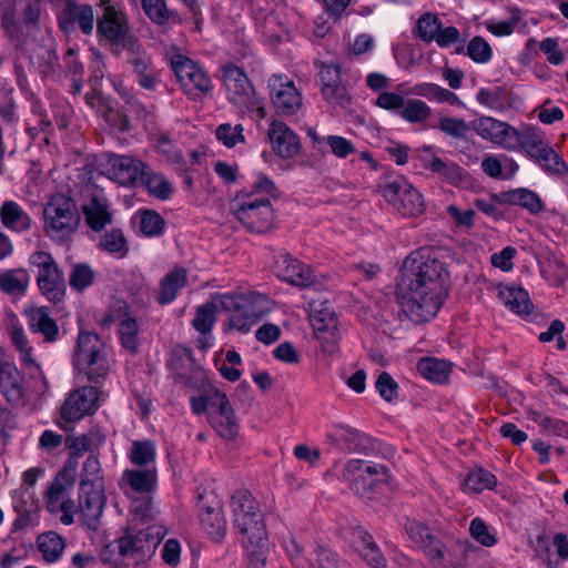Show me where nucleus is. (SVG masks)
<instances>
[{
	"label": "nucleus",
	"instance_id": "1",
	"mask_svg": "<svg viewBox=\"0 0 568 568\" xmlns=\"http://www.w3.org/2000/svg\"><path fill=\"white\" fill-rule=\"evenodd\" d=\"M448 276L445 264L423 251L404 260L396 294L403 313L413 323L435 317L446 295Z\"/></svg>",
	"mask_w": 568,
	"mask_h": 568
},
{
	"label": "nucleus",
	"instance_id": "2",
	"mask_svg": "<svg viewBox=\"0 0 568 568\" xmlns=\"http://www.w3.org/2000/svg\"><path fill=\"white\" fill-rule=\"evenodd\" d=\"M274 182L266 175H260L248 191H241L230 203L234 217L250 232L264 233L274 222L271 199H278Z\"/></svg>",
	"mask_w": 568,
	"mask_h": 568
},
{
	"label": "nucleus",
	"instance_id": "3",
	"mask_svg": "<svg viewBox=\"0 0 568 568\" xmlns=\"http://www.w3.org/2000/svg\"><path fill=\"white\" fill-rule=\"evenodd\" d=\"M233 524L242 536L245 547L268 544L263 513L258 503L247 490H237L231 500Z\"/></svg>",
	"mask_w": 568,
	"mask_h": 568
},
{
	"label": "nucleus",
	"instance_id": "4",
	"mask_svg": "<svg viewBox=\"0 0 568 568\" xmlns=\"http://www.w3.org/2000/svg\"><path fill=\"white\" fill-rule=\"evenodd\" d=\"M43 216L47 236L58 243L68 241L81 222L74 200L64 194H57L49 200Z\"/></svg>",
	"mask_w": 568,
	"mask_h": 568
},
{
	"label": "nucleus",
	"instance_id": "5",
	"mask_svg": "<svg viewBox=\"0 0 568 568\" xmlns=\"http://www.w3.org/2000/svg\"><path fill=\"white\" fill-rule=\"evenodd\" d=\"M74 366L92 382L104 378L109 372L108 347L95 333L81 332L73 355Z\"/></svg>",
	"mask_w": 568,
	"mask_h": 568
},
{
	"label": "nucleus",
	"instance_id": "6",
	"mask_svg": "<svg viewBox=\"0 0 568 568\" xmlns=\"http://www.w3.org/2000/svg\"><path fill=\"white\" fill-rule=\"evenodd\" d=\"M520 148L539 168L549 175L562 176L568 173V165L565 160L545 140L540 130L534 126H526L520 132L517 142Z\"/></svg>",
	"mask_w": 568,
	"mask_h": 568
},
{
	"label": "nucleus",
	"instance_id": "7",
	"mask_svg": "<svg viewBox=\"0 0 568 568\" xmlns=\"http://www.w3.org/2000/svg\"><path fill=\"white\" fill-rule=\"evenodd\" d=\"M342 477L356 495L371 498L372 494L387 484L389 475L384 465L352 459L345 465Z\"/></svg>",
	"mask_w": 568,
	"mask_h": 568
},
{
	"label": "nucleus",
	"instance_id": "8",
	"mask_svg": "<svg viewBox=\"0 0 568 568\" xmlns=\"http://www.w3.org/2000/svg\"><path fill=\"white\" fill-rule=\"evenodd\" d=\"M163 538L160 528L146 527L136 534L126 532L118 539L119 554L126 565H140L149 560Z\"/></svg>",
	"mask_w": 568,
	"mask_h": 568
},
{
	"label": "nucleus",
	"instance_id": "9",
	"mask_svg": "<svg viewBox=\"0 0 568 568\" xmlns=\"http://www.w3.org/2000/svg\"><path fill=\"white\" fill-rule=\"evenodd\" d=\"M103 13L97 22V33L111 44L124 48H134L136 38L131 32V27L124 11L116 9L110 0H101Z\"/></svg>",
	"mask_w": 568,
	"mask_h": 568
},
{
	"label": "nucleus",
	"instance_id": "10",
	"mask_svg": "<svg viewBox=\"0 0 568 568\" xmlns=\"http://www.w3.org/2000/svg\"><path fill=\"white\" fill-rule=\"evenodd\" d=\"M222 71L229 100L242 111L256 110L263 116L264 109L244 71L231 63L224 65Z\"/></svg>",
	"mask_w": 568,
	"mask_h": 568
},
{
	"label": "nucleus",
	"instance_id": "11",
	"mask_svg": "<svg viewBox=\"0 0 568 568\" xmlns=\"http://www.w3.org/2000/svg\"><path fill=\"white\" fill-rule=\"evenodd\" d=\"M382 193L403 216H418L425 210L423 195L404 178H396L385 184Z\"/></svg>",
	"mask_w": 568,
	"mask_h": 568
},
{
	"label": "nucleus",
	"instance_id": "12",
	"mask_svg": "<svg viewBox=\"0 0 568 568\" xmlns=\"http://www.w3.org/2000/svg\"><path fill=\"white\" fill-rule=\"evenodd\" d=\"M171 67L183 91L192 99L206 94L212 89L211 79L204 70L191 59L178 54L171 59Z\"/></svg>",
	"mask_w": 568,
	"mask_h": 568
},
{
	"label": "nucleus",
	"instance_id": "13",
	"mask_svg": "<svg viewBox=\"0 0 568 568\" xmlns=\"http://www.w3.org/2000/svg\"><path fill=\"white\" fill-rule=\"evenodd\" d=\"M471 129L484 140L497 144L505 150H516L520 132L506 122L490 116H481L471 122Z\"/></svg>",
	"mask_w": 568,
	"mask_h": 568
},
{
	"label": "nucleus",
	"instance_id": "14",
	"mask_svg": "<svg viewBox=\"0 0 568 568\" xmlns=\"http://www.w3.org/2000/svg\"><path fill=\"white\" fill-rule=\"evenodd\" d=\"M272 103L278 114H294L302 105V95L287 77L273 74L268 79Z\"/></svg>",
	"mask_w": 568,
	"mask_h": 568
},
{
	"label": "nucleus",
	"instance_id": "15",
	"mask_svg": "<svg viewBox=\"0 0 568 568\" xmlns=\"http://www.w3.org/2000/svg\"><path fill=\"white\" fill-rule=\"evenodd\" d=\"M197 506L200 508V521L202 528L216 541L225 535V520L219 500L213 491H197Z\"/></svg>",
	"mask_w": 568,
	"mask_h": 568
},
{
	"label": "nucleus",
	"instance_id": "16",
	"mask_svg": "<svg viewBox=\"0 0 568 568\" xmlns=\"http://www.w3.org/2000/svg\"><path fill=\"white\" fill-rule=\"evenodd\" d=\"M310 322L320 339L326 343H335L338 339V323L329 302H313L311 304Z\"/></svg>",
	"mask_w": 568,
	"mask_h": 568
},
{
	"label": "nucleus",
	"instance_id": "17",
	"mask_svg": "<svg viewBox=\"0 0 568 568\" xmlns=\"http://www.w3.org/2000/svg\"><path fill=\"white\" fill-rule=\"evenodd\" d=\"M98 389L94 386L81 387L69 395L61 407V416L67 422H75L97 409Z\"/></svg>",
	"mask_w": 568,
	"mask_h": 568
},
{
	"label": "nucleus",
	"instance_id": "18",
	"mask_svg": "<svg viewBox=\"0 0 568 568\" xmlns=\"http://www.w3.org/2000/svg\"><path fill=\"white\" fill-rule=\"evenodd\" d=\"M146 166L142 161L128 155H112L108 161V174L121 185H138Z\"/></svg>",
	"mask_w": 568,
	"mask_h": 568
},
{
	"label": "nucleus",
	"instance_id": "19",
	"mask_svg": "<svg viewBox=\"0 0 568 568\" xmlns=\"http://www.w3.org/2000/svg\"><path fill=\"white\" fill-rule=\"evenodd\" d=\"M27 325L31 333L42 336L44 343H55L60 337L57 321L47 306H32L24 311Z\"/></svg>",
	"mask_w": 568,
	"mask_h": 568
},
{
	"label": "nucleus",
	"instance_id": "20",
	"mask_svg": "<svg viewBox=\"0 0 568 568\" xmlns=\"http://www.w3.org/2000/svg\"><path fill=\"white\" fill-rule=\"evenodd\" d=\"M322 82V94L324 99L341 108H347L351 103V97L346 88L341 83V68L337 64H325L320 71Z\"/></svg>",
	"mask_w": 568,
	"mask_h": 568
},
{
	"label": "nucleus",
	"instance_id": "21",
	"mask_svg": "<svg viewBox=\"0 0 568 568\" xmlns=\"http://www.w3.org/2000/svg\"><path fill=\"white\" fill-rule=\"evenodd\" d=\"M213 405L216 408L209 414L210 424L221 437L233 439L237 435L239 425L227 396L216 395Z\"/></svg>",
	"mask_w": 568,
	"mask_h": 568
},
{
	"label": "nucleus",
	"instance_id": "22",
	"mask_svg": "<svg viewBox=\"0 0 568 568\" xmlns=\"http://www.w3.org/2000/svg\"><path fill=\"white\" fill-rule=\"evenodd\" d=\"M274 271L283 281L300 287H307L314 283L311 268L288 254L283 253L277 256Z\"/></svg>",
	"mask_w": 568,
	"mask_h": 568
},
{
	"label": "nucleus",
	"instance_id": "23",
	"mask_svg": "<svg viewBox=\"0 0 568 568\" xmlns=\"http://www.w3.org/2000/svg\"><path fill=\"white\" fill-rule=\"evenodd\" d=\"M328 444L347 452L362 453L372 447V439L359 430L345 426L335 425L326 435Z\"/></svg>",
	"mask_w": 568,
	"mask_h": 568
},
{
	"label": "nucleus",
	"instance_id": "24",
	"mask_svg": "<svg viewBox=\"0 0 568 568\" xmlns=\"http://www.w3.org/2000/svg\"><path fill=\"white\" fill-rule=\"evenodd\" d=\"M267 135L274 152L278 156L283 159H292L300 153V139L284 122L273 121L270 125Z\"/></svg>",
	"mask_w": 568,
	"mask_h": 568
},
{
	"label": "nucleus",
	"instance_id": "25",
	"mask_svg": "<svg viewBox=\"0 0 568 568\" xmlns=\"http://www.w3.org/2000/svg\"><path fill=\"white\" fill-rule=\"evenodd\" d=\"M405 530L409 538L419 545L432 561L444 558V545L424 524L410 519L405 524Z\"/></svg>",
	"mask_w": 568,
	"mask_h": 568
},
{
	"label": "nucleus",
	"instance_id": "26",
	"mask_svg": "<svg viewBox=\"0 0 568 568\" xmlns=\"http://www.w3.org/2000/svg\"><path fill=\"white\" fill-rule=\"evenodd\" d=\"M156 467L144 469H126L122 475V486L129 497L133 495H150L156 488Z\"/></svg>",
	"mask_w": 568,
	"mask_h": 568
},
{
	"label": "nucleus",
	"instance_id": "27",
	"mask_svg": "<svg viewBox=\"0 0 568 568\" xmlns=\"http://www.w3.org/2000/svg\"><path fill=\"white\" fill-rule=\"evenodd\" d=\"M9 335L11 338V342L16 349L19 352V357L21 363L27 368H36L39 378L41 382V386L39 387V392L44 393L47 392L49 385L45 376L43 375V372L40 368V365L38 364L37 359L33 356V347L31 346L29 338L23 329V327L19 324H12L9 328Z\"/></svg>",
	"mask_w": 568,
	"mask_h": 568
},
{
	"label": "nucleus",
	"instance_id": "28",
	"mask_svg": "<svg viewBox=\"0 0 568 568\" xmlns=\"http://www.w3.org/2000/svg\"><path fill=\"white\" fill-rule=\"evenodd\" d=\"M23 375L10 363H0V393L11 405H20L23 402Z\"/></svg>",
	"mask_w": 568,
	"mask_h": 568
},
{
	"label": "nucleus",
	"instance_id": "29",
	"mask_svg": "<svg viewBox=\"0 0 568 568\" xmlns=\"http://www.w3.org/2000/svg\"><path fill=\"white\" fill-rule=\"evenodd\" d=\"M75 24L84 34H91L94 28L93 10L91 6L68 1L62 12L60 26L64 31H71Z\"/></svg>",
	"mask_w": 568,
	"mask_h": 568
},
{
	"label": "nucleus",
	"instance_id": "30",
	"mask_svg": "<svg viewBox=\"0 0 568 568\" xmlns=\"http://www.w3.org/2000/svg\"><path fill=\"white\" fill-rule=\"evenodd\" d=\"M105 504L104 489L91 488L79 494V511L81 519L90 529H97Z\"/></svg>",
	"mask_w": 568,
	"mask_h": 568
},
{
	"label": "nucleus",
	"instance_id": "31",
	"mask_svg": "<svg viewBox=\"0 0 568 568\" xmlns=\"http://www.w3.org/2000/svg\"><path fill=\"white\" fill-rule=\"evenodd\" d=\"M87 224L95 232L102 231L112 223V214L109 211L108 200L101 191L92 193L90 199L82 206Z\"/></svg>",
	"mask_w": 568,
	"mask_h": 568
},
{
	"label": "nucleus",
	"instance_id": "32",
	"mask_svg": "<svg viewBox=\"0 0 568 568\" xmlns=\"http://www.w3.org/2000/svg\"><path fill=\"white\" fill-rule=\"evenodd\" d=\"M41 294L51 303L59 304L63 302L67 294V284L63 271L59 265L53 266L36 278Z\"/></svg>",
	"mask_w": 568,
	"mask_h": 568
},
{
	"label": "nucleus",
	"instance_id": "33",
	"mask_svg": "<svg viewBox=\"0 0 568 568\" xmlns=\"http://www.w3.org/2000/svg\"><path fill=\"white\" fill-rule=\"evenodd\" d=\"M0 221L7 230L14 233L28 232L32 226L29 213L12 200L4 201L0 206Z\"/></svg>",
	"mask_w": 568,
	"mask_h": 568
},
{
	"label": "nucleus",
	"instance_id": "34",
	"mask_svg": "<svg viewBox=\"0 0 568 568\" xmlns=\"http://www.w3.org/2000/svg\"><path fill=\"white\" fill-rule=\"evenodd\" d=\"M495 199H497V195ZM498 200L504 204L521 206L531 214H538L544 210V203L539 195L534 191L524 187L503 192L498 195Z\"/></svg>",
	"mask_w": 568,
	"mask_h": 568
},
{
	"label": "nucleus",
	"instance_id": "35",
	"mask_svg": "<svg viewBox=\"0 0 568 568\" xmlns=\"http://www.w3.org/2000/svg\"><path fill=\"white\" fill-rule=\"evenodd\" d=\"M187 281V273L184 267H174L170 271L160 283V293L156 297L159 304L164 305L171 303L183 288Z\"/></svg>",
	"mask_w": 568,
	"mask_h": 568
},
{
	"label": "nucleus",
	"instance_id": "36",
	"mask_svg": "<svg viewBox=\"0 0 568 568\" xmlns=\"http://www.w3.org/2000/svg\"><path fill=\"white\" fill-rule=\"evenodd\" d=\"M424 165L432 172L440 175L452 184H459L466 176V172L453 161H443L438 156L424 160Z\"/></svg>",
	"mask_w": 568,
	"mask_h": 568
},
{
	"label": "nucleus",
	"instance_id": "37",
	"mask_svg": "<svg viewBox=\"0 0 568 568\" xmlns=\"http://www.w3.org/2000/svg\"><path fill=\"white\" fill-rule=\"evenodd\" d=\"M500 300L513 312L518 315H528L531 312L532 304L528 293L521 287H507L500 292Z\"/></svg>",
	"mask_w": 568,
	"mask_h": 568
},
{
	"label": "nucleus",
	"instance_id": "38",
	"mask_svg": "<svg viewBox=\"0 0 568 568\" xmlns=\"http://www.w3.org/2000/svg\"><path fill=\"white\" fill-rule=\"evenodd\" d=\"M30 282L26 268L9 270L0 274V288L8 294H23Z\"/></svg>",
	"mask_w": 568,
	"mask_h": 568
},
{
	"label": "nucleus",
	"instance_id": "39",
	"mask_svg": "<svg viewBox=\"0 0 568 568\" xmlns=\"http://www.w3.org/2000/svg\"><path fill=\"white\" fill-rule=\"evenodd\" d=\"M38 549L48 562L57 561L64 549L63 538L54 531L41 534L37 540Z\"/></svg>",
	"mask_w": 568,
	"mask_h": 568
},
{
	"label": "nucleus",
	"instance_id": "40",
	"mask_svg": "<svg viewBox=\"0 0 568 568\" xmlns=\"http://www.w3.org/2000/svg\"><path fill=\"white\" fill-rule=\"evenodd\" d=\"M417 371L425 378L440 384L447 381L450 373V366L444 361L434 357H427L422 358L418 362Z\"/></svg>",
	"mask_w": 568,
	"mask_h": 568
},
{
	"label": "nucleus",
	"instance_id": "41",
	"mask_svg": "<svg viewBox=\"0 0 568 568\" xmlns=\"http://www.w3.org/2000/svg\"><path fill=\"white\" fill-rule=\"evenodd\" d=\"M91 488L104 489V480L101 476L100 462L95 456H89L83 464L80 490L87 491Z\"/></svg>",
	"mask_w": 568,
	"mask_h": 568
},
{
	"label": "nucleus",
	"instance_id": "42",
	"mask_svg": "<svg viewBox=\"0 0 568 568\" xmlns=\"http://www.w3.org/2000/svg\"><path fill=\"white\" fill-rule=\"evenodd\" d=\"M496 484V477L490 471L478 468L468 473L463 481V487L469 493H480L494 488Z\"/></svg>",
	"mask_w": 568,
	"mask_h": 568
},
{
	"label": "nucleus",
	"instance_id": "43",
	"mask_svg": "<svg viewBox=\"0 0 568 568\" xmlns=\"http://www.w3.org/2000/svg\"><path fill=\"white\" fill-rule=\"evenodd\" d=\"M138 185H144L158 199L165 200L172 193L171 183L161 174L153 173L149 166Z\"/></svg>",
	"mask_w": 568,
	"mask_h": 568
},
{
	"label": "nucleus",
	"instance_id": "44",
	"mask_svg": "<svg viewBox=\"0 0 568 568\" xmlns=\"http://www.w3.org/2000/svg\"><path fill=\"white\" fill-rule=\"evenodd\" d=\"M156 449L150 440H135L132 443L130 459L136 466L151 468L155 466Z\"/></svg>",
	"mask_w": 568,
	"mask_h": 568
},
{
	"label": "nucleus",
	"instance_id": "45",
	"mask_svg": "<svg viewBox=\"0 0 568 568\" xmlns=\"http://www.w3.org/2000/svg\"><path fill=\"white\" fill-rule=\"evenodd\" d=\"M141 7L145 16L158 26H165L176 16L168 8L165 0H141Z\"/></svg>",
	"mask_w": 568,
	"mask_h": 568
},
{
	"label": "nucleus",
	"instance_id": "46",
	"mask_svg": "<svg viewBox=\"0 0 568 568\" xmlns=\"http://www.w3.org/2000/svg\"><path fill=\"white\" fill-rule=\"evenodd\" d=\"M100 247L118 257H124L129 252L125 236L120 229H112L106 232L100 241Z\"/></svg>",
	"mask_w": 568,
	"mask_h": 568
},
{
	"label": "nucleus",
	"instance_id": "47",
	"mask_svg": "<svg viewBox=\"0 0 568 568\" xmlns=\"http://www.w3.org/2000/svg\"><path fill=\"white\" fill-rule=\"evenodd\" d=\"M399 115L409 123H420L432 115V110L423 100L409 99L404 102Z\"/></svg>",
	"mask_w": 568,
	"mask_h": 568
},
{
	"label": "nucleus",
	"instance_id": "48",
	"mask_svg": "<svg viewBox=\"0 0 568 568\" xmlns=\"http://www.w3.org/2000/svg\"><path fill=\"white\" fill-rule=\"evenodd\" d=\"M95 273L92 267L85 263L74 264L69 275L70 286L77 291L82 292L93 284Z\"/></svg>",
	"mask_w": 568,
	"mask_h": 568
},
{
	"label": "nucleus",
	"instance_id": "49",
	"mask_svg": "<svg viewBox=\"0 0 568 568\" xmlns=\"http://www.w3.org/2000/svg\"><path fill=\"white\" fill-rule=\"evenodd\" d=\"M215 313L216 305L213 302L199 306L192 321L193 327L202 334L209 333L216 321Z\"/></svg>",
	"mask_w": 568,
	"mask_h": 568
},
{
	"label": "nucleus",
	"instance_id": "50",
	"mask_svg": "<svg viewBox=\"0 0 568 568\" xmlns=\"http://www.w3.org/2000/svg\"><path fill=\"white\" fill-rule=\"evenodd\" d=\"M165 221L155 211L144 210L140 213V230L146 236H159L164 232Z\"/></svg>",
	"mask_w": 568,
	"mask_h": 568
},
{
	"label": "nucleus",
	"instance_id": "51",
	"mask_svg": "<svg viewBox=\"0 0 568 568\" xmlns=\"http://www.w3.org/2000/svg\"><path fill=\"white\" fill-rule=\"evenodd\" d=\"M415 92L417 94L426 97V98H434L439 102H447L450 105H455L460 102L458 97L454 92H452L445 88H442L435 83L418 84L416 87Z\"/></svg>",
	"mask_w": 568,
	"mask_h": 568
},
{
	"label": "nucleus",
	"instance_id": "52",
	"mask_svg": "<svg viewBox=\"0 0 568 568\" xmlns=\"http://www.w3.org/2000/svg\"><path fill=\"white\" fill-rule=\"evenodd\" d=\"M442 21L433 13H424L417 21V34L425 42L435 41L440 31Z\"/></svg>",
	"mask_w": 568,
	"mask_h": 568
},
{
	"label": "nucleus",
	"instance_id": "53",
	"mask_svg": "<svg viewBox=\"0 0 568 568\" xmlns=\"http://www.w3.org/2000/svg\"><path fill=\"white\" fill-rule=\"evenodd\" d=\"M438 129L453 139L465 140L470 125L464 119L445 116L440 119Z\"/></svg>",
	"mask_w": 568,
	"mask_h": 568
},
{
	"label": "nucleus",
	"instance_id": "54",
	"mask_svg": "<svg viewBox=\"0 0 568 568\" xmlns=\"http://www.w3.org/2000/svg\"><path fill=\"white\" fill-rule=\"evenodd\" d=\"M73 484L65 481V478H61L59 475L55 477L47 491V507L51 513L58 511V505L63 500L67 489Z\"/></svg>",
	"mask_w": 568,
	"mask_h": 568
},
{
	"label": "nucleus",
	"instance_id": "55",
	"mask_svg": "<svg viewBox=\"0 0 568 568\" xmlns=\"http://www.w3.org/2000/svg\"><path fill=\"white\" fill-rule=\"evenodd\" d=\"M28 263L30 271L34 274L36 278L58 265L49 252L41 250L32 252L29 255Z\"/></svg>",
	"mask_w": 568,
	"mask_h": 568
},
{
	"label": "nucleus",
	"instance_id": "56",
	"mask_svg": "<svg viewBox=\"0 0 568 568\" xmlns=\"http://www.w3.org/2000/svg\"><path fill=\"white\" fill-rule=\"evenodd\" d=\"M493 54L489 43L481 37H474L467 45V55L477 63H486Z\"/></svg>",
	"mask_w": 568,
	"mask_h": 568
},
{
	"label": "nucleus",
	"instance_id": "57",
	"mask_svg": "<svg viewBox=\"0 0 568 568\" xmlns=\"http://www.w3.org/2000/svg\"><path fill=\"white\" fill-rule=\"evenodd\" d=\"M469 531L471 537L485 547H493L497 542L495 534L490 531L486 523L479 517L471 520Z\"/></svg>",
	"mask_w": 568,
	"mask_h": 568
},
{
	"label": "nucleus",
	"instance_id": "58",
	"mask_svg": "<svg viewBox=\"0 0 568 568\" xmlns=\"http://www.w3.org/2000/svg\"><path fill=\"white\" fill-rule=\"evenodd\" d=\"M119 334L123 347L134 352L138 347V323L134 318L128 317L120 323Z\"/></svg>",
	"mask_w": 568,
	"mask_h": 568
},
{
	"label": "nucleus",
	"instance_id": "59",
	"mask_svg": "<svg viewBox=\"0 0 568 568\" xmlns=\"http://www.w3.org/2000/svg\"><path fill=\"white\" fill-rule=\"evenodd\" d=\"M129 49L128 62L133 68V72L135 75H140L153 69L150 57L140 50V44L136 41V45L134 48Z\"/></svg>",
	"mask_w": 568,
	"mask_h": 568
},
{
	"label": "nucleus",
	"instance_id": "60",
	"mask_svg": "<svg viewBox=\"0 0 568 568\" xmlns=\"http://www.w3.org/2000/svg\"><path fill=\"white\" fill-rule=\"evenodd\" d=\"M38 67L43 74L54 72L58 65V54L52 47H40L34 54Z\"/></svg>",
	"mask_w": 568,
	"mask_h": 568
},
{
	"label": "nucleus",
	"instance_id": "61",
	"mask_svg": "<svg viewBox=\"0 0 568 568\" xmlns=\"http://www.w3.org/2000/svg\"><path fill=\"white\" fill-rule=\"evenodd\" d=\"M375 387L386 402H392L398 396V384L387 372H382L378 375Z\"/></svg>",
	"mask_w": 568,
	"mask_h": 568
},
{
	"label": "nucleus",
	"instance_id": "62",
	"mask_svg": "<svg viewBox=\"0 0 568 568\" xmlns=\"http://www.w3.org/2000/svg\"><path fill=\"white\" fill-rule=\"evenodd\" d=\"M545 277L554 285H560L568 277V268L558 258H549L542 270Z\"/></svg>",
	"mask_w": 568,
	"mask_h": 568
},
{
	"label": "nucleus",
	"instance_id": "63",
	"mask_svg": "<svg viewBox=\"0 0 568 568\" xmlns=\"http://www.w3.org/2000/svg\"><path fill=\"white\" fill-rule=\"evenodd\" d=\"M242 132L243 128L241 124L232 126L229 123H224L217 126L215 135L217 140L222 141L226 146L232 148L236 143L244 141Z\"/></svg>",
	"mask_w": 568,
	"mask_h": 568
},
{
	"label": "nucleus",
	"instance_id": "64",
	"mask_svg": "<svg viewBox=\"0 0 568 568\" xmlns=\"http://www.w3.org/2000/svg\"><path fill=\"white\" fill-rule=\"evenodd\" d=\"M261 315L250 311L239 312L230 317V328L241 333L250 332L251 327L260 320Z\"/></svg>",
	"mask_w": 568,
	"mask_h": 568
}]
</instances>
